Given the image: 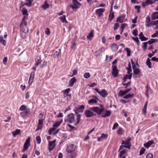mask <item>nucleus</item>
Instances as JSON below:
<instances>
[{
  "label": "nucleus",
  "instance_id": "1",
  "mask_svg": "<svg viewBox=\"0 0 158 158\" xmlns=\"http://www.w3.org/2000/svg\"><path fill=\"white\" fill-rule=\"evenodd\" d=\"M100 108L98 106L93 107L90 108V110L94 112H96L98 115H100L104 110V107L102 105H100Z\"/></svg>",
  "mask_w": 158,
  "mask_h": 158
},
{
  "label": "nucleus",
  "instance_id": "2",
  "mask_svg": "<svg viewBox=\"0 0 158 158\" xmlns=\"http://www.w3.org/2000/svg\"><path fill=\"white\" fill-rule=\"evenodd\" d=\"M67 119H65V122H68L72 123L75 121V119L74 114L73 113H70L67 115Z\"/></svg>",
  "mask_w": 158,
  "mask_h": 158
},
{
  "label": "nucleus",
  "instance_id": "3",
  "mask_svg": "<svg viewBox=\"0 0 158 158\" xmlns=\"http://www.w3.org/2000/svg\"><path fill=\"white\" fill-rule=\"evenodd\" d=\"M72 2L73 5H70V7L73 9L79 8L81 6V3L77 0H72Z\"/></svg>",
  "mask_w": 158,
  "mask_h": 158
},
{
  "label": "nucleus",
  "instance_id": "4",
  "mask_svg": "<svg viewBox=\"0 0 158 158\" xmlns=\"http://www.w3.org/2000/svg\"><path fill=\"white\" fill-rule=\"evenodd\" d=\"M76 149V147L73 144L68 146L66 152L68 153H72L74 152Z\"/></svg>",
  "mask_w": 158,
  "mask_h": 158
},
{
  "label": "nucleus",
  "instance_id": "5",
  "mask_svg": "<svg viewBox=\"0 0 158 158\" xmlns=\"http://www.w3.org/2000/svg\"><path fill=\"white\" fill-rule=\"evenodd\" d=\"M85 106L83 105H81L78 107H75L74 108V111L76 114H78V113H82L85 108Z\"/></svg>",
  "mask_w": 158,
  "mask_h": 158
},
{
  "label": "nucleus",
  "instance_id": "6",
  "mask_svg": "<svg viewBox=\"0 0 158 158\" xmlns=\"http://www.w3.org/2000/svg\"><path fill=\"white\" fill-rule=\"evenodd\" d=\"M123 147H124L128 149H130L131 147L130 145H122L120 146V148L118 150L119 152L122 155H124L126 153V151L125 150L123 149Z\"/></svg>",
  "mask_w": 158,
  "mask_h": 158
},
{
  "label": "nucleus",
  "instance_id": "7",
  "mask_svg": "<svg viewBox=\"0 0 158 158\" xmlns=\"http://www.w3.org/2000/svg\"><path fill=\"white\" fill-rule=\"evenodd\" d=\"M126 15L124 14H123L118 17L116 19V22H119V23H122L125 21V18Z\"/></svg>",
  "mask_w": 158,
  "mask_h": 158
},
{
  "label": "nucleus",
  "instance_id": "8",
  "mask_svg": "<svg viewBox=\"0 0 158 158\" xmlns=\"http://www.w3.org/2000/svg\"><path fill=\"white\" fill-rule=\"evenodd\" d=\"M105 9L104 8H99L96 10V14L99 17H100L104 12Z\"/></svg>",
  "mask_w": 158,
  "mask_h": 158
},
{
  "label": "nucleus",
  "instance_id": "9",
  "mask_svg": "<svg viewBox=\"0 0 158 158\" xmlns=\"http://www.w3.org/2000/svg\"><path fill=\"white\" fill-rule=\"evenodd\" d=\"M84 114L87 118H90L94 115L93 113L88 110H86L85 111Z\"/></svg>",
  "mask_w": 158,
  "mask_h": 158
},
{
  "label": "nucleus",
  "instance_id": "10",
  "mask_svg": "<svg viewBox=\"0 0 158 158\" xmlns=\"http://www.w3.org/2000/svg\"><path fill=\"white\" fill-rule=\"evenodd\" d=\"M56 140H54L52 141H50L48 144V150L49 151L52 150L55 147L54 143Z\"/></svg>",
  "mask_w": 158,
  "mask_h": 158
},
{
  "label": "nucleus",
  "instance_id": "11",
  "mask_svg": "<svg viewBox=\"0 0 158 158\" xmlns=\"http://www.w3.org/2000/svg\"><path fill=\"white\" fill-rule=\"evenodd\" d=\"M133 77H137L136 76V75H140V71L139 68H137L136 69L133 70Z\"/></svg>",
  "mask_w": 158,
  "mask_h": 158
},
{
  "label": "nucleus",
  "instance_id": "12",
  "mask_svg": "<svg viewBox=\"0 0 158 158\" xmlns=\"http://www.w3.org/2000/svg\"><path fill=\"white\" fill-rule=\"evenodd\" d=\"M154 143V141L153 140H149L146 143L144 144L143 146L147 148H148L149 147Z\"/></svg>",
  "mask_w": 158,
  "mask_h": 158
},
{
  "label": "nucleus",
  "instance_id": "13",
  "mask_svg": "<svg viewBox=\"0 0 158 158\" xmlns=\"http://www.w3.org/2000/svg\"><path fill=\"white\" fill-rule=\"evenodd\" d=\"M158 11L154 12L151 15V19L152 20L158 19Z\"/></svg>",
  "mask_w": 158,
  "mask_h": 158
},
{
  "label": "nucleus",
  "instance_id": "14",
  "mask_svg": "<svg viewBox=\"0 0 158 158\" xmlns=\"http://www.w3.org/2000/svg\"><path fill=\"white\" fill-rule=\"evenodd\" d=\"M108 94L107 91L105 89L102 90L99 93V94L103 98H105Z\"/></svg>",
  "mask_w": 158,
  "mask_h": 158
},
{
  "label": "nucleus",
  "instance_id": "15",
  "mask_svg": "<svg viewBox=\"0 0 158 158\" xmlns=\"http://www.w3.org/2000/svg\"><path fill=\"white\" fill-rule=\"evenodd\" d=\"M77 81V79L75 77L71 79L69 82V86L70 87L73 86L74 83Z\"/></svg>",
  "mask_w": 158,
  "mask_h": 158
},
{
  "label": "nucleus",
  "instance_id": "16",
  "mask_svg": "<svg viewBox=\"0 0 158 158\" xmlns=\"http://www.w3.org/2000/svg\"><path fill=\"white\" fill-rule=\"evenodd\" d=\"M111 48L113 52H115L118 49V46L117 44L114 43L111 45Z\"/></svg>",
  "mask_w": 158,
  "mask_h": 158
},
{
  "label": "nucleus",
  "instance_id": "17",
  "mask_svg": "<svg viewBox=\"0 0 158 158\" xmlns=\"http://www.w3.org/2000/svg\"><path fill=\"white\" fill-rule=\"evenodd\" d=\"M150 20L151 19L150 16H147V17L146 18V20L145 21V22L146 23V27H149L150 26L151 24L150 23Z\"/></svg>",
  "mask_w": 158,
  "mask_h": 158
},
{
  "label": "nucleus",
  "instance_id": "18",
  "mask_svg": "<svg viewBox=\"0 0 158 158\" xmlns=\"http://www.w3.org/2000/svg\"><path fill=\"white\" fill-rule=\"evenodd\" d=\"M105 111L106 112L105 114L103 115L102 114V117L103 118H105L106 117H109L111 115V112L109 110H105Z\"/></svg>",
  "mask_w": 158,
  "mask_h": 158
},
{
  "label": "nucleus",
  "instance_id": "19",
  "mask_svg": "<svg viewBox=\"0 0 158 158\" xmlns=\"http://www.w3.org/2000/svg\"><path fill=\"white\" fill-rule=\"evenodd\" d=\"M21 11L23 15L28 16V14L27 12V10L26 8L23 7Z\"/></svg>",
  "mask_w": 158,
  "mask_h": 158
},
{
  "label": "nucleus",
  "instance_id": "20",
  "mask_svg": "<svg viewBox=\"0 0 158 158\" xmlns=\"http://www.w3.org/2000/svg\"><path fill=\"white\" fill-rule=\"evenodd\" d=\"M61 53V50L58 49L54 53V57H58Z\"/></svg>",
  "mask_w": 158,
  "mask_h": 158
},
{
  "label": "nucleus",
  "instance_id": "21",
  "mask_svg": "<svg viewBox=\"0 0 158 158\" xmlns=\"http://www.w3.org/2000/svg\"><path fill=\"white\" fill-rule=\"evenodd\" d=\"M70 89L69 88L67 89L62 90V92L63 93V96L64 98V97H65V96H66V94H68L70 92Z\"/></svg>",
  "mask_w": 158,
  "mask_h": 158
},
{
  "label": "nucleus",
  "instance_id": "22",
  "mask_svg": "<svg viewBox=\"0 0 158 158\" xmlns=\"http://www.w3.org/2000/svg\"><path fill=\"white\" fill-rule=\"evenodd\" d=\"M60 19L62 23H68V22L66 20V16L65 15H63L60 17Z\"/></svg>",
  "mask_w": 158,
  "mask_h": 158
},
{
  "label": "nucleus",
  "instance_id": "23",
  "mask_svg": "<svg viewBox=\"0 0 158 158\" xmlns=\"http://www.w3.org/2000/svg\"><path fill=\"white\" fill-rule=\"evenodd\" d=\"M114 12H113L112 13L110 12L109 16V20L110 22H111L112 19L114 18Z\"/></svg>",
  "mask_w": 158,
  "mask_h": 158
},
{
  "label": "nucleus",
  "instance_id": "24",
  "mask_svg": "<svg viewBox=\"0 0 158 158\" xmlns=\"http://www.w3.org/2000/svg\"><path fill=\"white\" fill-rule=\"evenodd\" d=\"M30 109L29 108H26L24 111L22 113V114L25 116L27 114L30 112Z\"/></svg>",
  "mask_w": 158,
  "mask_h": 158
},
{
  "label": "nucleus",
  "instance_id": "25",
  "mask_svg": "<svg viewBox=\"0 0 158 158\" xmlns=\"http://www.w3.org/2000/svg\"><path fill=\"white\" fill-rule=\"evenodd\" d=\"M20 132V130L16 129L14 131L12 132L13 136L15 137L16 135H19Z\"/></svg>",
  "mask_w": 158,
  "mask_h": 158
},
{
  "label": "nucleus",
  "instance_id": "26",
  "mask_svg": "<svg viewBox=\"0 0 158 158\" xmlns=\"http://www.w3.org/2000/svg\"><path fill=\"white\" fill-rule=\"evenodd\" d=\"M34 0H25V1L26 2L27 6L29 7H31L32 4V2Z\"/></svg>",
  "mask_w": 158,
  "mask_h": 158
},
{
  "label": "nucleus",
  "instance_id": "27",
  "mask_svg": "<svg viewBox=\"0 0 158 158\" xmlns=\"http://www.w3.org/2000/svg\"><path fill=\"white\" fill-rule=\"evenodd\" d=\"M118 70H112V74L114 77H116L118 76Z\"/></svg>",
  "mask_w": 158,
  "mask_h": 158
},
{
  "label": "nucleus",
  "instance_id": "28",
  "mask_svg": "<svg viewBox=\"0 0 158 158\" xmlns=\"http://www.w3.org/2000/svg\"><path fill=\"white\" fill-rule=\"evenodd\" d=\"M0 42L4 46L6 45V41L5 40L3 39V38L2 36L1 35L0 36Z\"/></svg>",
  "mask_w": 158,
  "mask_h": 158
},
{
  "label": "nucleus",
  "instance_id": "29",
  "mask_svg": "<svg viewBox=\"0 0 158 158\" xmlns=\"http://www.w3.org/2000/svg\"><path fill=\"white\" fill-rule=\"evenodd\" d=\"M98 103V101H96V100H94V99L92 98L88 101V103L90 105L91 104L95 103L97 104Z\"/></svg>",
  "mask_w": 158,
  "mask_h": 158
},
{
  "label": "nucleus",
  "instance_id": "30",
  "mask_svg": "<svg viewBox=\"0 0 158 158\" xmlns=\"http://www.w3.org/2000/svg\"><path fill=\"white\" fill-rule=\"evenodd\" d=\"M146 64L148 66V67L149 68H151V63L150 62V59L149 58H147V61L146 62Z\"/></svg>",
  "mask_w": 158,
  "mask_h": 158
},
{
  "label": "nucleus",
  "instance_id": "31",
  "mask_svg": "<svg viewBox=\"0 0 158 158\" xmlns=\"http://www.w3.org/2000/svg\"><path fill=\"white\" fill-rule=\"evenodd\" d=\"M21 29V31H23L24 32L27 33L28 31V29L27 27L26 26H25V27H23L22 28H20Z\"/></svg>",
  "mask_w": 158,
  "mask_h": 158
},
{
  "label": "nucleus",
  "instance_id": "32",
  "mask_svg": "<svg viewBox=\"0 0 158 158\" xmlns=\"http://www.w3.org/2000/svg\"><path fill=\"white\" fill-rule=\"evenodd\" d=\"M94 31L91 30L90 31V33L88 34L87 36V38L88 39H90V38H92L94 36Z\"/></svg>",
  "mask_w": 158,
  "mask_h": 158
},
{
  "label": "nucleus",
  "instance_id": "33",
  "mask_svg": "<svg viewBox=\"0 0 158 158\" xmlns=\"http://www.w3.org/2000/svg\"><path fill=\"white\" fill-rule=\"evenodd\" d=\"M77 114V123H75L74 125H76L77 124H78L80 121V119L81 118V115L80 114Z\"/></svg>",
  "mask_w": 158,
  "mask_h": 158
},
{
  "label": "nucleus",
  "instance_id": "34",
  "mask_svg": "<svg viewBox=\"0 0 158 158\" xmlns=\"http://www.w3.org/2000/svg\"><path fill=\"white\" fill-rule=\"evenodd\" d=\"M35 75V72H32L30 74L29 80H31L33 81V80L34 78Z\"/></svg>",
  "mask_w": 158,
  "mask_h": 158
},
{
  "label": "nucleus",
  "instance_id": "35",
  "mask_svg": "<svg viewBox=\"0 0 158 158\" xmlns=\"http://www.w3.org/2000/svg\"><path fill=\"white\" fill-rule=\"evenodd\" d=\"M157 41V39H151L150 40L148 41L147 42L149 44H151Z\"/></svg>",
  "mask_w": 158,
  "mask_h": 158
},
{
  "label": "nucleus",
  "instance_id": "36",
  "mask_svg": "<svg viewBox=\"0 0 158 158\" xmlns=\"http://www.w3.org/2000/svg\"><path fill=\"white\" fill-rule=\"evenodd\" d=\"M27 33L21 31V36L23 39L26 38L27 36Z\"/></svg>",
  "mask_w": 158,
  "mask_h": 158
},
{
  "label": "nucleus",
  "instance_id": "37",
  "mask_svg": "<svg viewBox=\"0 0 158 158\" xmlns=\"http://www.w3.org/2000/svg\"><path fill=\"white\" fill-rule=\"evenodd\" d=\"M134 96L133 94H128L123 96V98L126 99H128Z\"/></svg>",
  "mask_w": 158,
  "mask_h": 158
},
{
  "label": "nucleus",
  "instance_id": "38",
  "mask_svg": "<svg viewBox=\"0 0 158 158\" xmlns=\"http://www.w3.org/2000/svg\"><path fill=\"white\" fill-rule=\"evenodd\" d=\"M24 25L25 26H26L27 25V22L26 21H22V22L20 24L19 26L20 28H22L23 27V25Z\"/></svg>",
  "mask_w": 158,
  "mask_h": 158
},
{
  "label": "nucleus",
  "instance_id": "39",
  "mask_svg": "<svg viewBox=\"0 0 158 158\" xmlns=\"http://www.w3.org/2000/svg\"><path fill=\"white\" fill-rule=\"evenodd\" d=\"M28 148V145L26 143H24L23 146V149L22 150V152H23L27 150Z\"/></svg>",
  "mask_w": 158,
  "mask_h": 158
},
{
  "label": "nucleus",
  "instance_id": "40",
  "mask_svg": "<svg viewBox=\"0 0 158 158\" xmlns=\"http://www.w3.org/2000/svg\"><path fill=\"white\" fill-rule=\"evenodd\" d=\"M125 92L123 90H120L118 93V96H119L122 97L123 95H125Z\"/></svg>",
  "mask_w": 158,
  "mask_h": 158
},
{
  "label": "nucleus",
  "instance_id": "41",
  "mask_svg": "<svg viewBox=\"0 0 158 158\" xmlns=\"http://www.w3.org/2000/svg\"><path fill=\"white\" fill-rule=\"evenodd\" d=\"M131 39L136 42V43L138 45H139V40L138 38L137 37H136L135 38L134 37H132Z\"/></svg>",
  "mask_w": 158,
  "mask_h": 158
},
{
  "label": "nucleus",
  "instance_id": "42",
  "mask_svg": "<svg viewBox=\"0 0 158 158\" xmlns=\"http://www.w3.org/2000/svg\"><path fill=\"white\" fill-rule=\"evenodd\" d=\"M125 50L127 51V56H131V51L128 48H126Z\"/></svg>",
  "mask_w": 158,
  "mask_h": 158
},
{
  "label": "nucleus",
  "instance_id": "43",
  "mask_svg": "<svg viewBox=\"0 0 158 158\" xmlns=\"http://www.w3.org/2000/svg\"><path fill=\"white\" fill-rule=\"evenodd\" d=\"M145 151V149L143 147H142L140 149L139 152V155L140 156L142 155L143 154Z\"/></svg>",
  "mask_w": 158,
  "mask_h": 158
},
{
  "label": "nucleus",
  "instance_id": "44",
  "mask_svg": "<svg viewBox=\"0 0 158 158\" xmlns=\"http://www.w3.org/2000/svg\"><path fill=\"white\" fill-rule=\"evenodd\" d=\"M130 143L129 142V141H128L127 140H126L124 141L123 140H122V144H124L125 145H130L131 146V145H129Z\"/></svg>",
  "mask_w": 158,
  "mask_h": 158
},
{
  "label": "nucleus",
  "instance_id": "45",
  "mask_svg": "<svg viewBox=\"0 0 158 158\" xmlns=\"http://www.w3.org/2000/svg\"><path fill=\"white\" fill-rule=\"evenodd\" d=\"M146 5L149 4L152 5L153 3V2L151 0H146V1L145 2Z\"/></svg>",
  "mask_w": 158,
  "mask_h": 158
},
{
  "label": "nucleus",
  "instance_id": "46",
  "mask_svg": "<svg viewBox=\"0 0 158 158\" xmlns=\"http://www.w3.org/2000/svg\"><path fill=\"white\" fill-rule=\"evenodd\" d=\"M49 7V4H44L41 6V7L43 8L44 10H46L47 8H48Z\"/></svg>",
  "mask_w": 158,
  "mask_h": 158
},
{
  "label": "nucleus",
  "instance_id": "47",
  "mask_svg": "<svg viewBox=\"0 0 158 158\" xmlns=\"http://www.w3.org/2000/svg\"><path fill=\"white\" fill-rule=\"evenodd\" d=\"M119 26V25L118 23H114V30H116L117 29Z\"/></svg>",
  "mask_w": 158,
  "mask_h": 158
},
{
  "label": "nucleus",
  "instance_id": "48",
  "mask_svg": "<svg viewBox=\"0 0 158 158\" xmlns=\"http://www.w3.org/2000/svg\"><path fill=\"white\" fill-rule=\"evenodd\" d=\"M84 76L85 78L87 79L90 77V75L89 73L87 72L85 73Z\"/></svg>",
  "mask_w": 158,
  "mask_h": 158
},
{
  "label": "nucleus",
  "instance_id": "49",
  "mask_svg": "<svg viewBox=\"0 0 158 158\" xmlns=\"http://www.w3.org/2000/svg\"><path fill=\"white\" fill-rule=\"evenodd\" d=\"M131 81H129V82H128V83H122V84H123V85L124 86H125V87H124V88L125 89H126L127 88V86L131 84Z\"/></svg>",
  "mask_w": 158,
  "mask_h": 158
},
{
  "label": "nucleus",
  "instance_id": "50",
  "mask_svg": "<svg viewBox=\"0 0 158 158\" xmlns=\"http://www.w3.org/2000/svg\"><path fill=\"white\" fill-rule=\"evenodd\" d=\"M45 33L48 35H50V29L49 28H47L46 29L45 31Z\"/></svg>",
  "mask_w": 158,
  "mask_h": 158
},
{
  "label": "nucleus",
  "instance_id": "51",
  "mask_svg": "<svg viewBox=\"0 0 158 158\" xmlns=\"http://www.w3.org/2000/svg\"><path fill=\"white\" fill-rule=\"evenodd\" d=\"M148 43L147 42L143 43V46L142 47L143 48L144 51H145L147 49V45Z\"/></svg>",
  "mask_w": 158,
  "mask_h": 158
},
{
  "label": "nucleus",
  "instance_id": "52",
  "mask_svg": "<svg viewBox=\"0 0 158 158\" xmlns=\"http://www.w3.org/2000/svg\"><path fill=\"white\" fill-rule=\"evenodd\" d=\"M8 60L7 57H6L3 58V63L4 65H6Z\"/></svg>",
  "mask_w": 158,
  "mask_h": 158
},
{
  "label": "nucleus",
  "instance_id": "53",
  "mask_svg": "<svg viewBox=\"0 0 158 158\" xmlns=\"http://www.w3.org/2000/svg\"><path fill=\"white\" fill-rule=\"evenodd\" d=\"M47 63H48L47 61L44 60L41 66V68H43L44 67L47 66Z\"/></svg>",
  "mask_w": 158,
  "mask_h": 158
},
{
  "label": "nucleus",
  "instance_id": "54",
  "mask_svg": "<svg viewBox=\"0 0 158 158\" xmlns=\"http://www.w3.org/2000/svg\"><path fill=\"white\" fill-rule=\"evenodd\" d=\"M36 139L38 143L39 144L40 143L41 139L40 137L39 136H37L36 138Z\"/></svg>",
  "mask_w": 158,
  "mask_h": 158
},
{
  "label": "nucleus",
  "instance_id": "55",
  "mask_svg": "<svg viewBox=\"0 0 158 158\" xmlns=\"http://www.w3.org/2000/svg\"><path fill=\"white\" fill-rule=\"evenodd\" d=\"M138 31L137 30V29H135L132 32V34L134 36H136L138 35Z\"/></svg>",
  "mask_w": 158,
  "mask_h": 158
},
{
  "label": "nucleus",
  "instance_id": "56",
  "mask_svg": "<svg viewBox=\"0 0 158 158\" xmlns=\"http://www.w3.org/2000/svg\"><path fill=\"white\" fill-rule=\"evenodd\" d=\"M60 125V123H58V122H56L53 125V127L55 128L58 127Z\"/></svg>",
  "mask_w": 158,
  "mask_h": 158
},
{
  "label": "nucleus",
  "instance_id": "57",
  "mask_svg": "<svg viewBox=\"0 0 158 158\" xmlns=\"http://www.w3.org/2000/svg\"><path fill=\"white\" fill-rule=\"evenodd\" d=\"M27 4L26 3L24 2L23 1H22L21 2V4L20 5V8H21V7H22L26 5L27 6V5L26 4Z\"/></svg>",
  "mask_w": 158,
  "mask_h": 158
},
{
  "label": "nucleus",
  "instance_id": "58",
  "mask_svg": "<svg viewBox=\"0 0 158 158\" xmlns=\"http://www.w3.org/2000/svg\"><path fill=\"white\" fill-rule=\"evenodd\" d=\"M117 133L119 135H122V129L121 127H119L118 131Z\"/></svg>",
  "mask_w": 158,
  "mask_h": 158
},
{
  "label": "nucleus",
  "instance_id": "59",
  "mask_svg": "<svg viewBox=\"0 0 158 158\" xmlns=\"http://www.w3.org/2000/svg\"><path fill=\"white\" fill-rule=\"evenodd\" d=\"M141 7L140 6H135V8L137 9V12L138 13H139L140 12V9Z\"/></svg>",
  "mask_w": 158,
  "mask_h": 158
},
{
  "label": "nucleus",
  "instance_id": "60",
  "mask_svg": "<svg viewBox=\"0 0 158 158\" xmlns=\"http://www.w3.org/2000/svg\"><path fill=\"white\" fill-rule=\"evenodd\" d=\"M71 44V48H72L73 49L75 47V46H76V43L74 41H72Z\"/></svg>",
  "mask_w": 158,
  "mask_h": 158
},
{
  "label": "nucleus",
  "instance_id": "61",
  "mask_svg": "<svg viewBox=\"0 0 158 158\" xmlns=\"http://www.w3.org/2000/svg\"><path fill=\"white\" fill-rule=\"evenodd\" d=\"M146 91H145V94L146 96L148 98V86H147L146 87Z\"/></svg>",
  "mask_w": 158,
  "mask_h": 158
},
{
  "label": "nucleus",
  "instance_id": "62",
  "mask_svg": "<svg viewBox=\"0 0 158 158\" xmlns=\"http://www.w3.org/2000/svg\"><path fill=\"white\" fill-rule=\"evenodd\" d=\"M127 25L126 23H123L121 24L120 28L122 30H124V27Z\"/></svg>",
  "mask_w": 158,
  "mask_h": 158
},
{
  "label": "nucleus",
  "instance_id": "63",
  "mask_svg": "<svg viewBox=\"0 0 158 158\" xmlns=\"http://www.w3.org/2000/svg\"><path fill=\"white\" fill-rule=\"evenodd\" d=\"M26 109V106L24 105H22L20 108V110L21 111L24 110Z\"/></svg>",
  "mask_w": 158,
  "mask_h": 158
},
{
  "label": "nucleus",
  "instance_id": "64",
  "mask_svg": "<svg viewBox=\"0 0 158 158\" xmlns=\"http://www.w3.org/2000/svg\"><path fill=\"white\" fill-rule=\"evenodd\" d=\"M146 158H152L153 155L151 153H148L146 156Z\"/></svg>",
  "mask_w": 158,
  "mask_h": 158
}]
</instances>
